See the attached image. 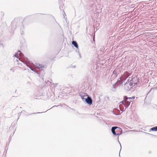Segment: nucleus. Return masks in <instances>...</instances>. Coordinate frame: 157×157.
<instances>
[{
    "instance_id": "nucleus-1",
    "label": "nucleus",
    "mask_w": 157,
    "mask_h": 157,
    "mask_svg": "<svg viewBox=\"0 0 157 157\" xmlns=\"http://www.w3.org/2000/svg\"><path fill=\"white\" fill-rule=\"evenodd\" d=\"M135 97L133 96L132 97H127L126 96H124V101L125 104L124 105L125 106V107L124 109L123 108V109H121L120 108V106H119L120 109H121V110L122 111L121 113L124 111L126 108H127L130 105V103L132 101L135 99Z\"/></svg>"
},
{
    "instance_id": "nucleus-2",
    "label": "nucleus",
    "mask_w": 157,
    "mask_h": 157,
    "mask_svg": "<svg viewBox=\"0 0 157 157\" xmlns=\"http://www.w3.org/2000/svg\"><path fill=\"white\" fill-rule=\"evenodd\" d=\"M130 75L131 74L128 72L126 71L124 72V74L120 78L121 82L123 83Z\"/></svg>"
},
{
    "instance_id": "nucleus-3",
    "label": "nucleus",
    "mask_w": 157,
    "mask_h": 157,
    "mask_svg": "<svg viewBox=\"0 0 157 157\" xmlns=\"http://www.w3.org/2000/svg\"><path fill=\"white\" fill-rule=\"evenodd\" d=\"M120 70L118 68H116L113 71V74L111 76L112 78H116L117 75L119 74Z\"/></svg>"
},
{
    "instance_id": "nucleus-4",
    "label": "nucleus",
    "mask_w": 157,
    "mask_h": 157,
    "mask_svg": "<svg viewBox=\"0 0 157 157\" xmlns=\"http://www.w3.org/2000/svg\"><path fill=\"white\" fill-rule=\"evenodd\" d=\"M130 82L129 83H126L125 84V87L126 90H130L132 89L133 84L132 82Z\"/></svg>"
},
{
    "instance_id": "nucleus-5",
    "label": "nucleus",
    "mask_w": 157,
    "mask_h": 157,
    "mask_svg": "<svg viewBox=\"0 0 157 157\" xmlns=\"http://www.w3.org/2000/svg\"><path fill=\"white\" fill-rule=\"evenodd\" d=\"M119 129V130L121 131L120 129V128L117 126H114L112 127L111 131L112 133L115 136H118V134H117L116 132L117 129Z\"/></svg>"
},
{
    "instance_id": "nucleus-6",
    "label": "nucleus",
    "mask_w": 157,
    "mask_h": 157,
    "mask_svg": "<svg viewBox=\"0 0 157 157\" xmlns=\"http://www.w3.org/2000/svg\"><path fill=\"white\" fill-rule=\"evenodd\" d=\"M86 103L90 105L92 103V100L91 98V97L89 96L88 95L86 98L85 99V101Z\"/></svg>"
},
{
    "instance_id": "nucleus-7",
    "label": "nucleus",
    "mask_w": 157,
    "mask_h": 157,
    "mask_svg": "<svg viewBox=\"0 0 157 157\" xmlns=\"http://www.w3.org/2000/svg\"><path fill=\"white\" fill-rule=\"evenodd\" d=\"M140 79L139 78H137V77H134L133 78H132L131 80L130 81L132 82L134 85L138 83L139 82Z\"/></svg>"
},
{
    "instance_id": "nucleus-8",
    "label": "nucleus",
    "mask_w": 157,
    "mask_h": 157,
    "mask_svg": "<svg viewBox=\"0 0 157 157\" xmlns=\"http://www.w3.org/2000/svg\"><path fill=\"white\" fill-rule=\"evenodd\" d=\"M14 56L16 57L17 58L19 59V60H20V59L19 58V56L23 57V54L20 51H18V52L14 55Z\"/></svg>"
},
{
    "instance_id": "nucleus-9",
    "label": "nucleus",
    "mask_w": 157,
    "mask_h": 157,
    "mask_svg": "<svg viewBox=\"0 0 157 157\" xmlns=\"http://www.w3.org/2000/svg\"><path fill=\"white\" fill-rule=\"evenodd\" d=\"M36 67L40 70H43L45 68V67L44 65L40 64H36Z\"/></svg>"
},
{
    "instance_id": "nucleus-10",
    "label": "nucleus",
    "mask_w": 157,
    "mask_h": 157,
    "mask_svg": "<svg viewBox=\"0 0 157 157\" xmlns=\"http://www.w3.org/2000/svg\"><path fill=\"white\" fill-rule=\"evenodd\" d=\"M59 8L61 10H62L63 11V13H65V12L64 10V4L62 3H60V2H59Z\"/></svg>"
},
{
    "instance_id": "nucleus-11",
    "label": "nucleus",
    "mask_w": 157,
    "mask_h": 157,
    "mask_svg": "<svg viewBox=\"0 0 157 157\" xmlns=\"http://www.w3.org/2000/svg\"><path fill=\"white\" fill-rule=\"evenodd\" d=\"M72 44L77 48H78V45L76 41H73L72 42Z\"/></svg>"
},
{
    "instance_id": "nucleus-12",
    "label": "nucleus",
    "mask_w": 157,
    "mask_h": 157,
    "mask_svg": "<svg viewBox=\"0 0 157 157\" xmlns=\"http://www.w3.org/2000/svg\"><path fill=\"white\" fill-rule=\"evenodd\" d=\"M80 96L81 98L82 99L83 101H85V99L86 98L87 96H88V95L87 94H84V95H82V94Z\"/></svg>"
},
{
    "instance_id": "nucleus-13",
    "label": "nucleus",
    "mask_w": 157,
    "mask_h": 157,
    "mask_svg": "<svg viewBox=\"0 0 157 157\" xmlns=\"http://www.w3.org/2000/svg\"><path fill=\"white\" fill-rule=\"evenodd\" d=\"M120 129L121 130V131L119 130V129H117L116 132L117 133V134H118V136L121 135L122 133V130L121 128Z\"/></svg>"
},
{
    "instance_id": "nucleus-14",
    "label": "nucleus",
    "mask_w": 157,
    "mask_h": 157,
    "mask_svg": "<svg viewBox=\"0 0 157 157\" xmlns=\"http://www.w3.org/2000/svg\"><path fill=\"white\" fill-rule=\"evenodd\" d=\"M151 131L155 132L157 131V126L151 128L150 129V131Z\"/></svg>"
},
{
    "instance_id": "nucleus-15",
    "label": "nucleus",
    "mask_w": 157,
    "mask_h": 157,
    "mask_svg": "<svg viewBox=\"0 0 157 157\" xmlns=\"http://www.w3.org/2000/svg\"><path fill=\"white\" fill-rule=\"evenodd\" d=\"M27 66L32 71H34L35 73H37V71L35 70V69L33 68L31 66L29 65H27Z\"/></svg>"
},
{
    "instance_id": "nucleus-16",
    "label": "nucleus",
    "mask_w": 157,
    "mask_h": 157,
    "mask_svg": "<svg viewBox=\"0 0 157 157\" xmlns=\"http://www.w3.org/2000/svg\"><path fill=\"white\" fill-rule=\"evenodd\" d=\"M155 87L153 88V89H155V90H157V83L155 85ZM153 89V88H151L150 90V91H149V92L147 93V94H148L151 91V90Z\"/></svg>"
},
{
    "instance_id": "nucleus-17",
    "label": "nucleus",
    "mask_w": 157,
    "mask_h": 157,
    "mask_svg": "<svg viewBox=\"0 0 157 157\" xmlns=\"http://www.w3.org/2000/svg\"><path fill=\"white\" fill-rule=\"evenodd\" d=\"M116 85V84H114L113 85V87L112 88V90L113 91H115L116 90V88L115 87V85Z\"/></svg>"
},
{
    "instance_id": "nucleus-18",
    "label": "nucleus",
    "mask_w": 157,
    "mask_h": 157,
    "mask_svg": "<svg viewBox=\"0 0 157 157\" xmlns=\"http://www.w3.org/2000/svg\"><path fill=\"white\" fill-rule=\"evenodd\" d=\"M121 113L120 111L119 110H118V113L115 114L116 115H119L121 114Z\"/></svg>"
},
{
    "instance_id": "nucleus-19",
    "label": "nucleus",
    "mask_w": 157,
    "mask_h": 157,
    "mask_svg": "<svg viewBox=\"0 0 157 157\" xmlns=\"http://www.w3.org/2000/svg\"><path fill=\"white\" fill-rule=\"evenodd\" d=\"M120 103L121 104H122L124 105L125 104V102H124V100L123 101H121V102H120Z\"/></svg>"
},
{
    "instance_id": "nucleus-20",
    "label": "nucleus",
    "mask_w": 157,
    "mask_h": 157,
    "mask_svg": "<svg viewBox=\"0 0 157 157\" xmlns=\"http://www.w3.org/2000/svg\"><path fill=\"white\" fill-rule=\"evenodd\" d=\"M78 54H79V58H82V56H81V54H80V53L79 52H78Z\"/></svg>"
},
{
    "instance_id": "nucleus-21",
    "label": "nucleus",
    "mask_w": 157,
    "mask_h": 157,
    "mask_svg": "<svg viewBox=\"0 0 157 157\" xmlns=\"http://www.w3.org/2000/svg\"><path fill=\"white\" fill-rule=\"evenodd\" d=\"M23 29H24V27H21V31L22 32H23Z\"/></svg>"
},
{
    "instance_id": "nucleus-22",
    "label": "nucleus",
    "mask_w": 157,
    "mask_h": 157,
    "mask_svg": "<svg viewBox=\"0 0 157 157\" xmlns=\"http://www.w3.org/2000/svg\"><path fill=\"white\" fill-rule=\"evenodd\" d=\"M118 138H119V137L118 136V137H117V138H118V142H119V144H120V146H121V144H120V142H119V140H118Z\"/></svg>"
},
{
    "instance_id": "nucleus-23",
    "label": "nucleus",
    "mask_w": 157,
    "mask_h": 157,
    "mask_svg": "<svg viewBox=\"0 0 157 157\" xmlns=\"http://www.w3.org/2000/svg\"><path fill=\"white\" fill-rule=\"evenodd\" d=\"M31 113V114H37V113Z\"/></svg>"
},
{
    "instance_id": "nucleus-24",
    "label": "nucleus",
    "mask_w": 157,
    "mask_h": 157,
    "mask_svg": "<svg viewBox=\"0 0 157 157\" xmlns=\"http://www.w3.org/2000/svg\"><path fill=\"white\" fill-rule=\"evenodd\" d=\"M66 15L65 13H63V16H64V15Z\"/></svg>"
},
{
    "instance_id": "nucleus-25",
    "label": "nucleus",
    "mask_w": 157,
    "mask_h": 157,
    "mask_svg": "<svg viewBox=\"0 0 157 157\" xmlns=\"http://www.w3.org/2000/svg\"><path fill=\"white\" fill-rule=\"evenodd\" d=\"M58 106H59V105H58ZM56 106H57L55 105V106H54L53 107H56Z\"/></svg>"
},
{
    "instance_id": "nucleus-26",
    "label": "nucleus",
    "mask_w": 157,
    "mask_h": 157,
    "mask_svg": "<svg viewBox=\"0 0 157 157\" xmlns=\"http://www.w3.org/2000/svg\"><path fill=\"white\" fill-rule=\"evenodd\" d=\"M16 60L17 62H18V60L17 59H16Z\"/></svg>"
},
{
    "instance_id": "nucleus-27",
    "label": "nucleus",
    "mask_w": 157,
    "mask_h": 157,
    "mask_svg": "<svg viewBox=\"0 0 157 157\" xmlns=\"http://www.w3.org/2000/svg\"><path fill=\"white\" fill-rule=\"evenodd\" d=\"M2 45L3 47V45L2 44H1Z\"/></svg>"
},
{
    "instance_id": "nucleus-28",
    "label": "nucleus",
    "mask_w": 157,
    "mask_h": 157,
    "mask_svg": "<svg viewBox=\"0 0 157 157\" xmlns=\"http://www.w3.org/2000/svg\"><path fill=\"white\" fill-rule=\"evenodd\" d=\"M129 79H128V81L129 82Z\"/></svg>"
},
{
    "instance_id": "nucleus-29",
    "label": "nucleus",
    "mask_w": 157,
    "mask_h": 157,
    "mask_svg": "<svg viewBox=\"0 0 157 157\" xmlns=\"http://www.w3.org/2000/svg\"><path fill=\"white\" fill-rule=\"evenodd\" d=\"M63 0H62V2H63Z\"/></svg>"
},
{
    "instance_id": "nucleus-30",
    "label": "nucleus",
    "mask_w": 157,
    "mask_h": 157,
    "mask_svg": "<svg viewBox=\"0 0 157 157\" xmlns=\"http://www.w3.org/2000/svg\"><path fill=\"white\" fill-rule=\"evenodd\" d=\"M10 70H11V71L12 70V69H10Z\"/></svg>"
},
{
    "instance_id": "nucleus-31",
    "label": "nucleus",
    "mask_w": 157,
    "mask_h": 157,
    "mask_svg": "<svg viewBox=\"0 0 157 157\" xmlns=\"http://www.w3.org/2000/svg\"><path fill=\"white\" fill-rule=\"evenodd\" d=\"M64 104H63V105H62V106H63Z\"/></svg>"
}]
</instances>
